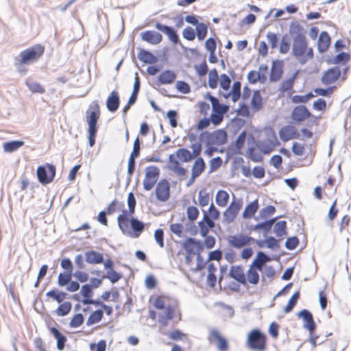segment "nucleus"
Listing matches in <instances>:
<instances>
[{"label":"nucleus","mask_w":351,"mask_h":351,"mask_svg":"<svg viewBox=\"0 0 351 351\" xmlns=\"http://www.w3.org/2000/svg\"><path fill=\"white\" fill-rule=\"evenodd\" d=\"M298 74V71H295L291 76L284 79L280 83L278 92L279 97H285V95L291 96L293 86Z\"/></svg>","instance_id":"obj_14"},{"label":"nucleus","mask_w":351,"mask_h":351,"mask_svg":"<svg viewBox=\"0 0 351 351\" xmlns=\"http://www.w3.org/2000/svg\"><path fill=\"white\" fill-rule=\"evenodd\" d=\"M258 208H259L258 201V199H256L245 206V210L243 213V218H245V219L252 218L254 215V214L256 213Z\"/></svg>","instance_id":"obj_37"},{"label":"nucleus","mask_w":351,"mask_h":351,"mask_svg":"<svg viewBox=\"0 0 351 351\" xmlns=\"http://www.w3.org/2000/svg\"><path fill=\"white\" fill-rule=\"evenodd\" d=\"M183 247L188 254H195L196 252L202 250L200 241H197L193 238L186 239L183 243Z\"/></svg>","instance_id":"obj_26"},{"label":"nucleus","mask_w":351,"mask_h":351,"mask_svg":"<svg viewBox=\"0 0 351 351\" xmlns=\"http://www.w3.org/2000/svg\"><path fill=\"white\" fill-rule=\"evenodd\" d=\"M229 275L234 280L243 285H247V280L243 268L241 265L232 266L229 271Z\"/></svg>","instance_id":"obj_24"},{"label":"nucleus","mask_w":351,"mask_h":351,"mask_svg":"<svg viewBox=\"0 0 351 351\" xmlns=\"http://www.w3.org/2000/svg\"><path fill=\"white\" fill-rule=\"evenodd\" d=\"M299 315L305 322L304 327L309 332V342L311 343L313 348H315L317 346V340L318 339V336L314 335V332L316 328V324L313 320L311 313L308 310L304 309L300 312Z\"/></svg>","instance_id":"obj_9"},{"label":"nucleus","mask_w":351,"mask_h":351,"mask_svg":"<svg viewBox=\"0 0 351 351\" xmlns=\"http://www.w3.org/2000/svg\"><path fill=\"white\" fill-rule=\"evenodd\" d=\"M80 293L84 297V299L82 300V302L84 304H99V302L95 301L91 299L93 291H92V287L89 285H84L82 287Z\"/></svg>","instance_id":"obj_29"},{"label":"nucleus","mask_w":351,"mask_h":351,"mask_svg":"<svg viewBox=\"0 0 351 351\" xmlns=\"http://www.w3.org/2000/svg\"><path fill=\"white\" fill-rule=\"evenodd\" d=\"M100 114L101 112L98 101L96 100L93 101L86 112V119L88 124V139L90 147H93L95 144L98 130L97 121Z\"/></svg>","instance_id":"obj_3"},{"label":"nucleus","mask_w":351,"mask_h":351,"mask_svg":"<svg viewBox=\"0 0 351 351\" xmlns=\"http://www.w3.org/2000/svg\"><path fill=\"white\" fill-rule=\"evenodd\" d=\"M339 213V208H337V199H335L328 213V218L330 221H332L337 217Z\"/></svg>","instance_id":"obj_57"},{"label":"nucleus","mask_w":351,"mask_h":351,"mask_svg":"<svg viewBox=\"0 0 351 351\" xmlns=\"http://www.w3.org/2000/svg\"><path fill=\"white\" fill-rule=\"evenodd\" d=\"M104 316L103 310H96L90 313L86 320L87 326H92L99 322Z\"/></svg>","instance_id":"obj_44"},{"label":"nucleus","mask_w":351,"mask_h":351,"mask_svg":"<svg viewBox=\"0 0 351 351\" xmlns=\"http://www.w3.org/2000/svg\"><path fill=\"white\" fill-rule=\"evenodd\" d=\"M25 85L32 93L43 94L45 93V87L37 82L26 80Z\"/></svg>","instance_id":"obj_43"},{"label":"nucleus","mask_w":351,"mask_h":351,"mask_svg":"<svg viewBox=\"0 0 351 351\" xmlns=\"http://www.w3.org/2000/svg\"><path fill=\"white\" fill-rule=\"evenodd\" d=\"M219 75L216 69L210 71L208 74V86L210 88L215 89L217 87L219 82Z\"/></svg>","instance_id":"obj_49"},{"label":"nucleus","mask_w":351,"mask_h":351,"mask_svg":"<svg viewBox=\"0 0 351 351\" xmlns=\"http://www.w3.org/2000/svg\"><path fill=\"white\" fill-rule=\"evenodd\" d=\"M182 36L189 41H193L195 38V31L193 27L188 26L182 31Z\"/></svg>","instance_id":"obj_59"},{"label":"nucleus","mask_w":351,"mask_h":351,"mask_svg":"<svg viewBox=\"0 0 351 351\" xmlns=\"http://www.w3.org/2000/svg\"><path fill=\"white\" fill-rule=\"evenodd\" d=\"M299 298H300V291H298L293 294V295L289 299L288 304L285 307L284 312L285 313H288L293 310L294 306L296 305Z\"/></svg>","instance_id":"obj_50"},{"label":"nucleus","mask_w":351,"mask_h":351,"mask_svg":"<svg viewBox=\"0 0 351 351\" xmlns=\"http://www.w3.org/2000/svg\"><path fill=\"white\" fill-rule=\"evenodd\" d=\"M219 210L213 204H211L208 212L204 213L202 219L198 222L199 233L202 237H206L208 234L210 229L215 228V221L219 219Z\"/></svg>","instance_id":"obj_6"},{"label":"nucleus","mask_w":351,"mask_h":351,"mask_svg":"<svg viewBox=\"0 0 351 351\" xmlns=\"http://www.w3.org/2000/svg\"><path fill=\"white\" fill-rule=\"evenodd\" d=\"M120 104V99L119 92L117 90H112L109 94L106 99V107L111 112H114L117 110Z\"/></svg>","instance_id":"obj_25"},{"label":"nucleus","mask_w":351,"mask_h":351,"mask_svg":"<svg viewBox=\"0 0 351 351\" xmlns=\"http://www.w3.org/2000/svg\"><path fill=\"white\" fill-rule=\"evenodd\" d=\"M176 78V74L174 71L167 70L162 72L158 76V81L161 84H168L173 83Z\"/></svg>","instance_id":"obj_36"},{"label":"nucleus","mask_w":351,"mask_h":351,"mask_svg":"<svg viewBox=\"0 0 351 351\" xmlns=\"http://www.w3.org/2000/svg\"><path fill=\"white\" fill-rule=\"evenodd\" d=\"M160 175V169L156 166H149L145 169V176L143 180V187L146 191H150L156 184Z\"/></svg>","instance_id":"obj_12"},{"label":"nucleus","mask_w":351,"mask_h":351,"mask_svg":"<svg viewBox=\"0 0 351 351\" xmlns=\"http://www.w3.org/2000/svg\"><path fill=\"white\" fill-rule=\"evenodd\" d=\"M287 222L285 221H278L275 226L274 231L277 237H282L287 233Z\"/></svg>","instance_id":"obj_53"},{"label":"nucleus","mask_w":351,"mask_h":351,"mask_svg":"<svg viewBox=\"0 0 351 351\" xmlns=\"http://www.w3.org/2000/svg\"><path fill=\"white\" fill-rule=\"evenodd\" d=\"M56 169L54 165L46 163L44 166H39L36 171L38 181L47 184L51 182L56 176Z\"/></svg>","instance_id":"obj_10"},{"label":"nucleus","mask_w":351,"mask_h":351,"mask_svg":"<svg viewBox=\"0 0 351 351\" xmlns=\"http://www.w3.org/2000/svg\"><path fill=\"white\" fill-rule=\"evenodd\" d=\"M155 193L157 199L160 202H166L170 197V185L169 182L162 179L157 184Z\"/></svg>","instance_id":"obj_19"},{"label":"nucleus","mask_w":351,"mask_h":351,"mask_svg":"<svg viewBox=\"0 0 351 351\" xmlns=\"http://www.w3.org/2000/svg\"><path fill=\"white\" fill-rule=\"evenodd\" d=\"M24 145L23 141H13L6 142L3 144V149L5 152H13L19 149L21 147Z\"/></svg>","instance_id":"obj_47"},{"label":"nucleus","mask_w":351,"mask_h":351,"mask_svg":"<svg viewBox=\"0 0 351 351\" xmlns=\"http://www.w3.org/2000/svg\"><path fill=\"white\" fill-rule=\"evenodd\" d=\"M208 25L204 23H200L196 26L195 35L199 40H203L208 34Z\"/></svg>","instance_id":"obj_48"},{"label":"nucleus","mask_w":351,"mask_h":351,"mask_svg":"<svg viewBox=\"0 0 351 351\" xmlns=\"http://www.w3.org/2000/svg\"><path fill=\"white\" fill-rule=\"evenodd\" d=\"M289 33L291 36H294L293 39L306 38L304 29L298 22L291 23Z\"/></svg>","instance_id":"obj_31"},{"label":"nucleus","mask_w":351,"mask_h":351,"mask_svg":"<svg viewBox=\"0 0 351 351\" xmlns=\"http://www.w3.org/2000/svg\"><path fill=\"white\" fill-rule=\"evenodd\" d=\"M199 210L195 206H190L187 208L186 215L189 220L191 221H194L196 220L199 216Z\"/></svg>","instance_id":"obj_60"},{"label":"nucleus","mask_w":351,"mask_h":351,"mask_svg":"<svg viewBox=\"0 0 351 351\" xmlns=\"http://www.w3.org/2000/svg\"><path fill=\"white\" fill-rule=\"evenodd\" d=\"M86 261L89 264H100L104 262L103 254L94 250H90L85 253Z\"/></svg>","instance_id":"obj_32"},{"label":"nucleus","mask_w":351,"mask_h":351,"mask_svg":"<svg viewBox=\"0 0 351 351\" xmlns=\"http://www.w3.org/2000/svg\"><path fill=\"white\" fill-rule=\"evenodd\" d=\"M50 332L57 341V348L59 350H64L66 342V337L55 327L50 328Z\"/></svg>","instance_id":"obj_33"},{"label":"nucleus","mask_w":351,"mask_h":351,"mask_svg":"<svg viewBox=\"0 0 351 351\" xmlns=\"http://www.w3.org/2000/svg\"><path fill=\"white\" fill-rule=\"evenodd\" d=\"M250 105L252 108L255 112L258 111L261 109L263 106V98L258 90H256L254 92L251 99Z\"/></svg>","instance_id":"obj_42"},{"label":"nucleus","mask_w":351,"mask_h":351,"mask_svg":"<svg viewBox=\"0 0 351 351\" xmlns=\"http://www.w3.org/2000/svg\"><path fill=\"white\" fill-rule=\"evenodd\" d=\"M282 63L278 60L274 61L270 71L269 80L271 82H277L282 77Z\"/></svg>","instance_id":"obj_27"},{"label":"nucleus","mask_w":351,"mask_h":351,"mask_svg":"<svg viewBox=\"0 0 351 351\" xmlns=\"http://www.w3.org/2000/svg\"><path fill=\"white\" fill-rule=\"evenodd\" d=\"M279 136L282 141L287 142L291 139L298 138L300 134L293 126L286 125L280 130Z\"/></svg>","instance_id":"obj_22"},{"label":"nucleus","mask_w":351,"mask_h":351,"mask_svg":"<svg viewBox=\"0 0 351 351\" xmlns=\"http://www.w3.org/2000/svg\"><path fill=\"white\" fill-rule=\"evenodd\" d=\"M280 145L277 135L274 130L271 128H265L260 135V138L256 142L258 149L265 155L274 152Z\"/></svg>","instance_id":"obj_4"},{"label":"nucleus","mask_w":351,"mask_h":351,"mask_svg":"<svg viewBox=\"0 0 351 351\" xmlns=\"http://www.w3.org/2000/svg\"><path fill=\"white\" fill-rule=\"evenodd\" d=\"M129 213L128 210H123V213L119 215L117 217V221L120 229L123 232H127L129 230Z\"/></svg>","instance_id":"obj_41"},{"label":"nucleus","mask_w":351,"mask_h":351,"mask_svg":"<svg viewBox=\"0 0 351 351\" xmlns=\"http://www.w3.org/2000/svg\"><path fill=\"white\" fill-rule=\"evenodd\" d=\"M241 84L239 82H238V81L234 82L233 83V85L232 86V89H231L230 92H229L226 95H224V97L226 98L230 97L231 99L234 102L237 101L241 97Z\"/></svg>","instance_id":"obj_39"},{"label":"nucleus","mask_w":351,"mask_h":351,"mask_svg":"<svg viewBox=\"0 0 351 351\" xmlns=\"http://www.w3.org/2000/svg\"><path fill=\"white\" fill-rule=\"evenodd\" d=\"M72 308V304L71 302L65 301L61 303L56 309L55 313L58 316H65L68 315Z\"/></svg>","instance_id":"obj_45"},{"label":"nucleus","mask_w":351,"mask_h":351,"mask_svg":"<svg viewBox=\"0 0 351 351\" xmlns=\"http://www.w3.org/2000/svg\"><path fill=\"white\" fill-rule=\"evenodd\" d=\"M208 339L210 343H215L219 351H228L229 348L228 342L218 330L211 329L209 331Z\"/></svg>","instance_id":"obj_13"},{"label":"nucleus","mask_w":351,"mask_h":351,"mask_svg":"<svg viewBox=\"0 0 351 351\" xmlns=\"http://www.w3.org/2000/svg\"><path fill=\"white\" fill-rule=\"evenodd\" d=\"M154 306L158 310H165L164 313L158 315V322L166 327L169 321L176 319V322L181 320L182 315L178 310V304L171 302L168 297L164 295L156 296L153 302Z\"/></svg>","instance_id":"obj_1"},{"label":"nucleus","mask_w":351,"mask_h":351,"mask_svg":"<svg viewBox=\"0 0 351 351\" xmlns=\"http://www.w3.org/2000/svg\"><path fill=\"white\" fill-rule=\"evenodd\" d=\"M246 139V132L243 131L237 138L235 142H234V146L236 149L239 151H240L245 145Z\"/></svg>","instance_id":"obj_63"},{"label":"nucleus","mask_w":351,"mask_h":351,"mask_svg":"<svg viewBox=\"0 0 351 351\" xmlns=\"http://www.w3.org/2000/svg\"><path fill=\"white\" fill-rule=\"evenodd\" d=\"M207 97L209 99V100L211 102L213 112H217V114H220V113L225 114L228 111V107L226 105L221 104L217 98H216L209 94L207 95Z\"/></svg>","instance_id":"obj_35"},{"label":"nucleus","mask_w":351,"mask_h":351,"mask_svg":"<svg viewBox=\"0 0 351 351\" xmlns=\"http://www.w3.org/2000/svg\"><path fill=\"white\" fill-rule=\"evenodd\" d=\"M242 206L241 200H233L223 213L224 222L228 224L232 223L237 217Z\"/></svg>","instance_id":"obj_11"},{"label":"nucleus","mask_w":351,"mask_h":351,"mask_svg":"<svg viewBox=\"0 0 351 351\" xmlns=\"http://www.w3.org/2000/svg\"><path fill=\"white\" fill-rule=\"evenodd\" d=\"M72 273H60L58 275V283L59 286L64 287L71 280Z\"/></svg>","instance_id":"obj_58"},{"label":"nucleus","mask_w":351,"mask_h":351,"mask_svg":"<svg viewBox=\"0 0 351 351\" xmlns=\"http://www.w3.org/2000/svg\"><path fill=\"white\" fill-rule=\"evenodd\" d=\"M124 204L118 202L117 200H113L107 207L106 211L108 215H111L118 210H124Z\"/></svg>","instance_id":"obj_51"},{"label":"nucleus","mask_w":351,"mask_h":351,"mask_svg":"<svg viewBox=\"0 0 351 351\" xmlns=\"http://www.w3.org/2000/svg\"><path fill=\"white\" fill-rule=\"evenodd\" d=\"M292 54L301 64L312 60L314 55L313 49L308 45L306 38L293 39Z\"/></svg>","instance_id":"obj_5"},{"label":"nucleus","mask_w":351,"mask_h":351,"mask_svg":"<svg viewBox=\"0 0 351 351\" xmlns=\"http://www.w3.org/2000/svg\"><path fill=\"white\" fill-rule=\"evenodd\" d=\"M46 296L56 300L58 303L61 304L64 302L66 299V293L58 290H51L46 293Z\"/></svg>","instance_id":"obj_46"},{"label":"nucleus","mask_w":351,"mask_h":351,"mask_svg":"<svg viewBox=\"0 0 351 351\" xmlns=\"http://www.w3.org/2000/svg\"><path fill=\"white\" fill-rule=\"evenodd\" d=\"M231 84L230 77L226 74H221L219 77V85L224 90H228Z\"/></svg>","instance_id":"obj_61"},{"label":"nucleus","mask_w":351,"mask_h":351,"mask_svg":"<svg viewBox=\"0 0 351 351\" xmlns=\"http://www.w3.org/2000/svg\"><path fill=\"white\" fill-rule=\"evenodd\" d=\"M258 269L250 265V267L245 274L247 283H250L253 285H256L259 282V274Z\"/></svg>","instance_id":"obj_40"},{"label":"nucleus","mask_w":351,"mask_h":351,"mask_svg":"<svg viewBox=\"0 0 351 351\" xmlns=\"http://www.w3.org/2000/svg\"><path fill=\"white\" fill-rule=\"evenodd\" d=\"M350 223L351 216L349 215L343 216L339 223V232L341 233L345 232H348Z\"/></svg>","instance_id":"obj_52"},{"label":"nucleus","mask_w":351,"mask_h":351,"mask_svg":"<svg viewBox=\"0 0 351 351\" xmlns=\"http://www.w3.org/2000/svg\"><path fill=\"white\" fill-rule=\"evenodd\" d=\"M269 261L270 258L268 256L263 252H259L250 265L261 271L265 264Z\"/></svg>","instance_id":"obj_30"},{"label":"nucleus","mask_w":351,"mask_h":351,"mask_svg":"<svg viewBox=\"0 0 351 351\" xmlns=\"http://www.w3.org/2000/svg\"><path fill=\"white\" fill-rule=\"evenodd\" d=\"M341 70L338 67L328 69L322 75V82L325 85L335 83L341 76Z\"/></svg>","instance_id":"obj_20"},{"label":"nucleus","mask_w":351,"mask_h":351,"mask_svg":"<svg viewBox=\"0 0 351 351\" xmlns=\"http://www.w3.org/2000/svg\"><path fill=\"white\" fill-rule=\"evenodd\" d=\"M84 321V317L82 314L77 313L74 315L69 322V326L71 328H78L80 327Z\"/></svg>","instance_id":"obj_56"},{"label":"nucleus","mask_w":351,"mask_h":351,"mask_svg":"<svg viewBox=\"0 0 351 351\" xmlns=\"http://www.w3.org/2000/svg\"><path fill=\"white\" fill-rule=\"evenodd\" d=\"M206 167V163L202 158L197 157L195 159L191 168V178L186 184L188 186L191 185L195 181L196 178L202 175L205 171Z\"/></svg>","instance_id":"obj_18"},{"label":"nucleus","mask_w":351,"mask_h":351,"mask_svg":"<svg viewBox=\"0 0 351 351\" xmlns=\"http://www.w3.org/2000/svg\"><path fill=\"white\" fill-rule=\"evenodd\" d=\"M194 158V156L191 152L186 148H180L173 154L169 156L167 167L169 170L172 171L180 180H184L188 173L186 168L184 167L180 163L188 162Z\"/></svg>","instance_id":"obj_2"},{"label":"nucleus","mask_w":351,"mask_h":351,"mask_svg":"<svg viewBox=\"0 0 351 351\" xmlns=\"http://www.w3.org/2000/svg\"><path fill=\"white\" fill-rule=\"evenodd\" d=\"M90 350L91 351H106V342L102 339L99 341L97 343H92L90 344Z\"/></svg>","instance_id":"obj_64"},{"label":"nucleus","mask_w":351,"mask_h":351,"mask_svg":"<svg viewBox=\"0 0 351 351\" xmlns=\"http://www.w3.org/2000/svg\"><path fill=\"white\" fill-rule=\"evenodd\" d=\"M267 341L265 333L258 329H254L247 335V345L253 350L264 351L267 348Z\"/></svg>","instance_id":"obj_8"},{"label":"nucleus","mask_w":351,"mask_h":351,"mask_svg":"<svg viewBox=\"0 0 351 351\" xmlns=\"http://www.w3.org/2000/svg\"><path fill=\"white\" fill-rule=\"evenodd\" d=\"M230 195L225 190H219L217 192L215 196L216 204L220 207H226L229 202Z\"/></svg>","instance_id":"obj_38"},{"label":"nucleus","mask_w":351,"mask_h":351,"mask_svg":"<svg viewBox=\"0 0 351 351\" xmlns=\"http://www.w3.org/2000/svg\"><path fill=\"white\" fill-rule=\"evenodd\" d=\"M210 201V195L207 192L206 189H204L199 191L198 193V202L199 204L204 207L208 204Z\"/></svg>","instance_id":"obj_54"},{"label":"nucleus","mask_w":351,"mask_h":351,"mask_svg":"<svg viewBox=\"0 0 351 351\" xmlns=\"http://www.w3.org/2000/svg\"><path fill=\"white\" fill-rule=\"evenodd\" d=\"M312 97H313V95L310 93L305 95H294L292 97L291 100L295 104H304Z\"/></svg>","instance_id":"obj_62"},{"label":"nucleus","mask_w":351,"mask_h":351,"mask_svg":"<svg viewBox=\"0 0 351 351\" xmlns=\"http://www.w3.org/2000/svg\"><path fill=\"white\" fill-rule=\"evenodd\" d=\"M311 116V112L305 106L303 105L298 106L293 108L291 114V119L297 123H300L305 121Z\"/></svg>","instance_id":"obj_17"},{"label":"nucleus","mask_w":351,"mask_h":351,"mask_svg":"<svg viewBox=\"0 0 351 351\" xmlns=\"http://www.w3.org/2000/svg\"><path fill=\"white\" fill-rule=\"evenodd\" d=\"M139 59L145 63H152L156 61V57L151 52L142 50L138 54Z\"/></svg>","instance_id":"obj_55"},{"label":"nucleus","mask_w":351,"mask_h":351,"mask_svg":"<svg viewBox=\"0 0 351 351\" xmlns=\"http://www.w3.org/2000/svg\"><path fill=\"white\" fill-rule=\"evenodd\" d=\"M228 244L234 248L241 249L245 246L250 245L254 241L251 237L239 234L230 236L228 239Z\"/></svg>","instance_id":"obj_16"},{"label":"nucleus","mask_w":351,"mask_h":351,"mask_svg":"<svg viewBox=\"0 0 351 351\" xmlns=\"http://www.w3.org/2000/svg\"><path fill=\"white\" fill-rule=\"evenodd\" d=\"M45 47L41 44L34 45L20 53L19 64H27L38 61L44 54Z\"/></svg>","instance_id":"obj_7"},{"label":"nucleus","mask_w":351,"mask_h":351,"mask_svg":"<svg viewBox=\"0 0 351 351\" xmlns=\"http://www.w3.org/2000/svg\"><path fill=\"white\" fill-rule=\"evenodd\" d=\"M331 43L330 36L328 33L326 31L322 32L319 36L317 41V49L319 52L326 51Z\"/></svg>","instance_id":"obj_28"},{"label":"nucleus","mask_w":351,"mask_h":351,"mask_svg":"<svg viewBox=\"0 0 351 351\" xmlns=\"http://www.w3.org/2000/svg\"><path fill=\"white\" fill-rule=\"evenodd\" d=\"M141 39L151 45H158L162 40V36L160 33L153 31L147 30L141 34Z\"/></svg>","instance_id":"obj_23"},{"label":"nucleus","mask_w":351,"mask_h":351,"mask_svg":"<svg viewBox=\"0 0 351 351\" xmlns=\"http://www.w3.org/2000/svg\"><path fill=\"white\" fill-rule=\"evenodd\" d=\"M206 134L208 144L212 145H222L227 141V133L222 129L212 132H206Z\"/></svg>","instance_id":"obj_15"},{"label":"nucleus","mask_w":351,"mask_h":351,"mask_svg":"<svg viewBox=\"0 0 351 351\" xmlns=\"http://www.w3.org/2000/svg\"><path fill=\"white\" fill-rule=\"evenodd\" d=\"M155 27L166 34L169 40L173 44L179 43V36L176 31L172 27L167 26L158 22L155 24Z\"/></svg>","instance_id":"obj_21"},{"label":"nucleus","mask_w":351,"mask_h":351,"mask_svg":"<svg viewBox=\"0 0 351 351\" xmlns=\"http://www.w3.org/2000/svg\"><path fill=\"white\" fill-rule=\"evenodd\" d=\"M263 153L258 149L257 146H252L247 148L246 156L252 161L255 162H262L263 160Z\"/></svg>","instance_id":"obj_34"}]
</instances>
